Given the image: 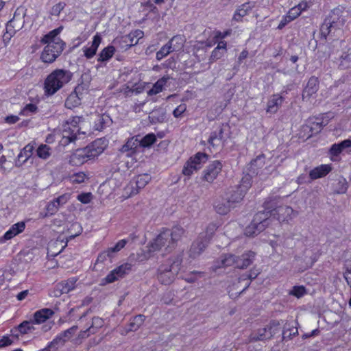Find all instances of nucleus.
Masks as SVG:
<instances>
[{"label":"nucleus","instance_id":"obj_1","mask_svg":"<svg viewBox=\"0 0 351 351\" xmlns=\"http://www.w3.org/2000/svg\"><path fill=\"white\" fill-rule=\"evenodd\" d=\"M62 30V27L56 28L40 39L41 44L47 45L40 55L43 62L52 63L62 52L65 43L58 36Z\"/></svg>","mask_w":351,"mask_h":351},{"label":"nucleus","instance_id":"obj_2","mask_svg":"<svg viewBox=\"0 0 351 351\" xmlns=\"http://www.w3.org/2000/svg\"><path fill=\"white\" fill-rule=\"evenodd\" d=\"M184 233V230L178 226L173 227L172 229L163 230L151 243L149 251L156 252L164 248L166 253H169L174 249Z\"/></svg>","mask_w":351,"mask_h":351},{"label":"nucleus","instance_id":"obj_3","mask_svg":"<svg viewBox=\"0 0 351 351\" xmlns=\"http://www.w3.org/2000/svg\"><path fill=\"white\" fill-rule=\"evenodd\" d=\"M106 145L101 139H97L83 149L75 150L69 156V162L73 166H80L100 155Z\"/></svg>","mask_w":351,"mask_h":351},{"label":"nucleus","instance_id":"obj_4","mask_svg":"<svg viewBox=\"0 0 351 351\" xmlns=\"http://www.w3.org/2000/svg\"><path fill=\"white\" fill-rule=\"evenodd\" d=\"M73 77V73L68 70L56 69L45 79L44 82L45 94L47 96L54 95L69 83Z\"/></svg>","mask_w":351,"mask_h":351},{"label":"nucleus","instance_id":"obj_5","mask_svg":"<svg viewBox=\"0 0 351 351\" xmlns=\"http://www.w3.org/2000/svg\"><path fill=\"white\" fill-rule=\"evenodd\" d=\"M182 259L183 252H181L158 267V279L162 284L169 285L173 282L180 269Z\"/></svg>","mask_w":351,"mask_h":351},{"label":"nucleus","instance_id":"obj_6","mask_svg":"<svg viewBox=\"0 0 351 351\" xmlns=\"http://www.w3.org/2000/svg\"><path fill=\"white\" fill-rule=\"evenodd\" d=\"M270 223L269 212L259 211L257 213L251 222L245 229V234L247 237H255L263 232Z\"/></svg>","mask_w":351,"mask_h":351},{"label":"nucleus","instance_id":"obj_7","mask_svg":"<svg viewBox=\"0 0 351 351\" xmlns=\"http://www.w3.org/2000/svg\"><path fill=\"white\" fill-rule=\"evenodd\" d=\"M208 158V156L206 153L197 152L185 162L182 169V173L185 176L190 177L195 171L202 168Z\"/></svg>","mask_w":351,"mask_h":351},{"label":"nucleus","instance_id":"obj_8","mask_svg":"<svg viewBox=\"0 0 351 351\" xmlns=\"http://www.w3.org/2000/svg\"><path fill=\"white\" fill-rule=\"evenodd\" d=\"M263 212H269V219L273 216L280 222H288L295 215L293 210L288 206H280L275 208H271L269 203H265Z\"/></svg>","mask_w":351,"mask_h":351},{"label":"nucleus","instance_id":"obj_9","mask_svg":"<svg viewBox=\"0 0 351 351\" xmlns=\"http://www.w3.org/2000/svg\"><path fill=\"white\" fill-rule=\"evenodd\" d=\"M245 179L246 180L243 178L241 184L229 189L226 193V197L229 199V202H231L234 206L236 203H239L243 199L251 185L250 182L247 181L248 178H246Z\"/></svg>","mask_w":351,"mask_h":351},{"label":"nucleus","instance_id":"obj_10","mask_svg":"<svg viewBox=\"0 0 351 351\" xmlns=\"http://www.w3.org/2000/svg\"><path fill=\"white\" fill-rule=\"evenodd\" d=\"M228 125L219 124L215 130H213L208 139V143L210 145L213 147H223L226 142V138L224 135L225 128Z\"/></svg>","mask_w":351,"mask_h":351},{"label":"nucleus","instance_id":"obj_11","mask_svg":"<svg viewBox=\"0 0 351 351\" xmlns=\"http://www.w3.org/2000/svg\"><path fill=\"white\" fill-rule=\"evenodd\" d=\"M132 265L131 263H126L122 264L112 270L104 278V280L106 283H112L128 275L132 271Z\"/></svg>","mask_w":351,"mask_h":351},{"label":"nucleus","instance_id":"obj_12","mask_svg":"<svg viewBox=\"0 0 351 351\" xmlns=\"http://www.w3.org/2000/svg\"><path fill=\"white\" fill-rule=\"evenodd\" d=\"M77 280V278L73 277L58 282L52 291L51 295L58 298L62 294L68 293L75 288Z\"/></svg>","mask_w":351,"mask_h":351},{"label":"nucleus","instance_id":"obj_13","mask_svg":"<svg viewBox=\"0 0 351 351\" xmlns=\"http://www.w3.org/2000/svg\"><path fill=\"white\" fill-rule=\"evenodd\" d=\"M222 164L219 160H214L203 171V180L208 182H213L221 172Z\"/></svg>","mask_w":351,"mask_h":351},{"label":"nucleus","instance_id":"obj_14","mask_svg":"<svg viewBox=\"0 0 351 351\" xmlns=\"http://www.w3.org/2000/svg\"><path fill=\"white\" fill-rule=\"evenodd\" d=\"M351 147V140L346 139L341 143L332 145L329 149V156L332 161H338L340 154L346 149Z\"/></svg>","mask_w":351,"mask_h":351},{"label":"nucleus","instance_id":"obj_15","mask_svg":"<svg viewBox=\"0 0 351 351\" xmlns=\"http://www.w3.org/2000/svg\"><path fill=\"white\" fill-rule=\"evenodd\" d=\"M255 7V2L247 1L239 5L235 10L232 20L237 22H241L243 18L249 14L252 10Z\"/></svg>","mask_w":351,"mask_h":351},{"label":"nucleus","instance_id":"obj_16","mask_svg":"<svg viewBox=\"0 0 351 351\" xmlns=\"http://www.w3.org/2000/svg\"><path fill=\"white\" fill-rule=\"evenodd\" d=\"M208 240L199 236L193 243H192L190 250L189 256L195 258L199 256L207 247L208 244Z\"/></svg>","mask_w":351,"mask_h":351},{"label":"nucleus","instance_id":"obj_17","mask_svg":"<svg viewBox=\"0 0 351 351\" xmlns=\"http://www.w3.org/2000/svg\"><path fill=\"white\" fill-rule=\"evenodd\" d=\"M80 132V128H73L71 125L64 123L62 125V135L64 143L68 144L74 142Z\"/></svg>","mask_w":351,"mask_h":351},{"label":"nucleus","instance_id":"obj_18","mask_svg":"<svg viewBox=\"0 0 351 351\" xmlns=\"http://www.w3.org/2000/svg\"><path fill=\"white\" fill-rule=\"evenodd\" d=\"M255 255V252L247 251L243 253L241 256H237L236 267L242 269L247 268L253 263Z\"/></svg>","mask_w":351,"mask_h":351},{"label":"nucleus","instance_id":"obj_19","mask_svg":"<svg viewBox=\"0 0 351 351\" xmlns=\"http://www.w3.org/2000/svg\"><path fill=\"white\" fill-rule=\"evenodd\" d=\"M271 339V332H268L267 327L257 329L253 331L248 337L249 342H256L258 341H266Z\"/></svg>","mask_w":351,"mask_h":351},{"label":"nucleus","instance_id":"obj_20","mask_svg":"<svg viewBox=\"0 0 351 351\" xmlns=\"http://www.w3.org/2000/svg\"><path fill=\"white\" fill-rule=\"evenodd\" d=\"M101 42V37L97 34L93 36L90 46H85L83 47L84 56L87 59L92 58L97 53V49Z\"/></svg>","mask_w":351,"mask_h":351},{"label":"nucleus","instance_id":"obj_21","mask_svg":"<svg viewBox=\"0 0 351 351\" xmlns=\"http://www.w3.org/2000/svg\"><path fill=\"white\" fill-rule=\"evenodd\" d=\"M234 206L231 202H229V199L226 197L217 199L214 205L216 212L219 215L227 214Z\"/></svg>","mask_w":351,"mask_h":351},{"label":"nucleus","instance_id":"obj_22","mask_svg":"<svg viewBox=\"0 0 351 351\" xmlns=\"http://www.w3.org/2000/svg\"><path fill=\"white\" fill-rule=\"evenodd\" d=\"M34 150V146L31 144H27L21 150L17 158L15 161V166L21 167L23 166L28 159L32 156Z\"/></svg>","mask_w":351,"mask_h":351},{"label":"nucleus","instance_id":"obj_23","mask_svg":"<svg viewBox=\"0 0 351 351\" xmlns=\"http://www.w3.org/2000/svg\"><path fill=\"white\" fill-rule=\"evenodd\" d=\"M54 312L51 308H42L34 313L33 319H31L34 324H40L53 316Z\"/></svg>","mask_w":351,"mask_h":351},{"label":"nucleus","instance_id":"obj_24","mask_svg":"<svg viewBox=\"0 0 351 351\" xmlns=\"http://www.w3.org/2000/svg\"><path fill=\"white\" fill-rule=\"evenodd\" d=\"M25 12L23 9H16L15 11L13 18L8 22L12 25L16 30H21L25 24Z\"/></svg>","mask_w":351,"mask_h":351},{"label":"nucleus","instance_id":"obj_25","mask_svg":"<svg viewBox=\"0 0 351 351\" xmlns=\"http://www.w3.org/2000/svg\"><path fill=\"white\" fill-rule=\"evenodd\" d=\"M332 170L330 165H321L312 169L309 173V176L312 179H318L326 176Z\"/></svg>","mask_w":351,"mask_h":351},{"label":"nucleus","instance_id":"obj_26","mask_svg":"<svg viewBox=\"0 0 351 351\" xmlns=\"http://www.w3.org/2000/svg\"><path fill=\"white\" fill-rule=\"evenodd\" d=\"M25 228V223L24 221H20L15 224H13L10 228L4 234L3 239L10 240L16 235L21 233Z\"/></svg>","mask_w":351,"mask_h":351},{"label":"nucleus","instance_id":"obj_27","mask_svg":"<svg viewBox=\"0 0 351 351\" xmlns=\"http://www.w3.org/2000/svg\"><path fill=\"white\" fill-rule=\"evenodd\" d=\"M170 76L167 75L158 80L153 85L152 88L148 90L147 95L149 96L157 95L162 91L164 86L170 80Z\"/></svg>","mask_w":351,"mask_h":351},{"label":"nucleus","instance_id":"obj_28","mask_svg":"<svg viewBox=\"0 0 351 351\" xmlns=\"http://www.w3.org/2000/svg\"><path fill=\"white\" fill-rule=\"evenodd\" d=\"M165 119L166 111L162 108L153 110L149 115V120L153 124L163 123Z\"/></svg>","mask_w":351,"mask_h":351},{"label":"nucleus","instance_id":"obj_29","mask_svg":"<svg viewBox=\"0 0 351 351\" xmlns=\"http://www.w3.org/2000/svg\"><path fill=\"white\" fill-rule=\"evenodd\" d=\"M283 97L278 94L273 95L269 99L267 106V112L270 113H275L277 112L278 108L282 105Z\"/></svg>","mask_w":351,"mask_h":351},{"label":"nucleus","instance_id":"obj_30","mask_svg":"<svg viewBox=\"0 0 351 351\" xmlns=\"http://www.w3.org/2000/svg\"><path fill=\"white\" fill-rule=\"evenodd\" d=\"M138 147L139 142L138 136H134L128 139L119 150L122 153L131 152V153L127 154V156H130L132 153L136 152Z\"/></svg>","mask_w":351,"mask_h":351},{"label":"nucleus","instance_id":"obj_31","mask_svg":"<svg viewBox=\"0 0 351 351\" xmlns=\"http://www.w3.org/2000/svg\"><path fill=\"white\" fill-rule=\"evenodd\" d=\"M145 316L142 314L137 315L130 319L126 328L127 332L136 331L144 323Z\"/></svg>","mask_w":351,"mask_h":351},{"label":"nucleus","instance_id":"obj_32","mask_svg":"<svg viewBox=\"0 0 351 351\" xmlns=\"http://www.w3.org/2000/svg\"><path fill=\"white\" fill-rule=\"evenodd\" d=\"M308 124H310L308 125L309 130L312 132L311 135H308L309 138L311 136L317 134L322 130L324 121L322 117H313L308 120Z\"/></svg>","mask_w":351,"mask_h":351},{"label":"nucleus","instance_id":"obj_33","mask_svg":"<svg viewBox=\"0 0 351 351\" xmlns=\"http://www.w3.org/2000/svg\"><path fill=\"white\" fill-rule=\"evenodd\" d=\"M237 260V256L232 254H228L221 256L219 261L220 265H217V267H226L230 266H234L236 267V261Z\"/></svg>","mask_w":351,"mask_h":351},{"label":"nucleus","instance_id":"obj_34","mask_svg":"<svg viewBox=\"0 0 351 351\" xmlns=\"http://www.w3.org/2000/svg\"><path fill=\"white\" fill-rule=\"evenodd\" d=\"M112 122L110 117L107 114L98 115L97 119L95 122V129L96 130L101 131L107 125H109Z\"/></svg>","mask_w":351,"mask_h":351},{"label":"nucleus","instance_id":"obj_35","mask_svg":"<svg viewBox=\"0 0 351 351\" xmlns=\"http://www.w3.org/2000/svg\"><path fill=\"white\" fill-rule=\"evenodd\" d=\"M284 321L272 320L267 325L268 332H271V338L275 335L282 332L284 326Z\"/></svg>","mask_w":351,"mask_h":351},{"label":"nucleus","instance_id":"obj_36","mask_svg":"<svg viewBox=\"0 0 351 351\" xmlns=\"http://www.w3.org/2000/svg\"><path fill=\"white\" fill-rule=\"evenodd\" d=\"M114 52V47L112 45H108L99 53L97 61L103 62L109 60L113 56Z\"/></svg>","mask_w":351,"mask_h":351},{"label":"nucleus","instance_id":"obj_37","mask_svg":"<svg viewBox=\"0 0 351 351\" xmlns=\"http://www.w3.org/2000/svg\"><path fill=\"white\" fill-rule=\"evenodd\" d=\"M34 324L32 320H25L21 322L16 328V330L21 335H25L32 332L36 328L34 326Z\"/></svg>","mask_w":351,"mask_h":351},{"label":"nucleus","instance_id":"obj_38","mask_svg":"<svg viewBox=\"0 0 351 351\" xmlns=\"http://www.w3.org/2000/svg\"><path fill=\"white\" fill-rule=\"evenodd\" d=\"M81 100V97L72 92L66 98L64 106L68 109H73L80 105Z\"/></svg>","mask_w":351,"mask_h":351},{"label":"nucleus","instance_id":"obj_39","mask_svg":"<svg viewBox=\"0 0 351 351\" xmlns=\"http://www.w3.org/2000/svg\"><path fill=\"white\" fill-rule=\"evenodd\" d=\"M185 40L184 37L181 35L174 36L169 42V45H171V47L173 51H177L182 49L184 47Z\"/></svg>","mask_w":351,"mask_h":351},{"label":"nucleus","instance_id":"obj_40","mask_svg":"<svg viewBox=\"0 0 351 351\" xmlns=\"http://www.w3.org/2000/svg\"><path fill=\"white\" fill-rule=\"evenodd\" d=\"M307 8V2L302 1L298 5L294 6L288 12L289 17L291 19L294 20L297 18L302 12V10H305Z\"/></svg>","mask_w":351,"mask_h":351},{"label":"nucleus","instance_id":"obj_41","mask_svg":"<svg viewBox=\"0 0 351 351\" xmlns=\"http://www.w3.org/2000/svg\"><path fill=\"white\" fill-rule=\"evenodd\" d=\"M156 141V135L153 133H149L144 137L138 139L139 147H149Z\"/></svg>","mask_w":351,"mask_h":351},{"label":"nucleus","instance_id":"obj_42","mask_svg":"<svg viewBox=\"0 0 351 351\" xmlns=\"http://www.w3.org/2000/svg\"><path fill=\"white\" fill-rule=\"evenodd\" d=\"M152 180V177L148 173L141 174L136 178V185L139 189H143Z\"/></svg>","mask_w":351,"mask_h":351},{"label":"nucleus","instance_id":"obj_43","mask_svg":"<svg viewBox=\"0 0 351 351\" xmlns=\"http://www.w3.org/2000/svg\"><path fill=\"white\" fill-rule=\"evenodd\" d=\"M6 31L3 36V40L5 44L9 43L12 37L19 31L15 29L9 22L6 24Z\"/></svg>","mask_w":351,"mask_h":351},{"label":"nucleus","instance_id":"obj_44","mask_svg":"<svg viewBox=\"0 0 351 351\" xmlns=\"http://www.w3.org/2000/svg\"><path fill=\"white\" fill-rule=\"evenodd\" d=\"M50 150L51 148L48 145L42 144L38 147L36 154L39 158L46 160L51 155Z\"/></svg>","mask_w":351,"mask_h":351},{"label":"nucleus","instance_id":"obj_45","mask_svg":"<svg viewBox=\"0 0 351 351\" xmlns=\"http://www.w3.org/2000/svg\"><path fill=\"white\" fill-rule=\"evenodd\" d=\"M69 179L73 184H82L86 179H88V176L84 172L80 171L71 175Z\"/></svg>","mask_w":351,"mask_h":351},{"label":"nucleus","instance_id":"obj_46","mask_svg":"<svg viewBox=\"0 0 351 351\" xmlns=\"http://www.w3.org/2000/svg\"><path fill=\"white\" fill-rule=\"evenodd\" d=\"M77 328H78L77 326H73L69 328V329L65 330L64 331L62 332L61 333H60L58 335L59 336L60 338H61V339L64 343H66L71 338V337L77 331Z\"/></svg>","mask_w":351,"mask_h":351},{"label":"nucleus","instance_id":"obj_47","mask_svg":"<svg viewBox=\"0 0 351 351\" xmlns=\"http://www.w3.org/2000/svg\"><path fill=\"white\" fill-rule=\"evenodd\" d=\"M172 51H173V50L172 49L171 45H169L167 43L166 45L162 46L158 51H157L156 58L158 60H160Z\"/></svg>","mask_w":351,"mask_h":351},{"label":"nucleus","instance_id":"obj_48","mask_svg":"<svg viewBox=\"0 0 351 351\" xmlns=\"http://www.w3.org/2000/svg\"><path fill=\"white\" fill-rule=\"evenodd\" d=\"M226 53V52L221 51L219 49V47H215L210 56V58H209V61H208V63L210 64H213V62H216L217 60H219L220 58H221L224 54Z\"/></svg>","mask_w":351,"mask_h":351},{"label":"nucleus","instance_id":"obj_49","mask_svg":"<svg viewBox=\"0 0 351 351\" xmlns=\"http://www.w3.org/2000/svg\"><path fill=\"white\" fill-rule=\"evenodd\" d=\"M217 229V226L216 224L211 223L207 226L204 235L201 236L203 237L204 239L208 240L209 242Z\"/></svg>","mask_w":351,"mask_h":351},{"label":"nucleus","instance_id":"obj_50","mask_svg":"<svg viewBox=\"0 0 351 351\" xmlns=\"http://www.w3.org/2000/svg\"><path fill=\"white\" fill-rule=\"evenodd\" d=\"M65 343L57 335L51 342L48 343L49 348H51L53 351H58L59 348L62 347Z\"/></svg>","mask_w":351,"mask_h":351},{"label":"nucleus","instance_id":"obj_51","mask_svg":"<svg viewBox=\"0 0 351 351\" xmlns=\"http://www.w3.org/2000/svg\"><path fill=\"white\" fill-rule=\"evenodd\" d=\"M127 243L128 241L126 239L120 240L114 245V246L109 247L108 250L111 255H113L114 253L118 252L123 248Z\"/></svg>","mask_w":351,"mask_h":351},{"label":"nucleus","instance_id":"obj_52","mask_svg":"<svg viewBox=\"0 0 351 351\" xmlns=\"http://www.w3.org/2000/svg\"><path fill=\"white\" fill-rule=\"evenodd\" d=\"M37 106L33 104H27L21 111L20 114L24 116H29L37 111Z\"/></svg>","mask_w":351,"mask_h":351},{"label":"nucleus","instance_id":"obj_53","mask_svg":"<svg viewBox=\"0 0 351 351\" xmlns=\"http://www.w3.org/2000/svg\"><path fill=\"white\" fill-rule=\"evenodd\" d=\"M289 293L300 298L306 293V288L304 286H294Z\"/></svg>","mask_w":351,"mask_h":351},{"label":"nucleus","instance_id":"obj_54","mask_svg":"<svg viewBox=\"0 0 351 351\" xmlns=\"http://www.w3.org/2000/svg\"><path fill=\"white\" fill-rule=\"evenodd\" d=\"M265 156L261 154L258 156L254 160L251 161V167L256 169L261 168L265 165Z\"/></svg>","mask_w":351,"mask_h":351},{"label":"nucleus","instance_id":"obj_55","mask_svg":"<svg viewBox=\"0 0 351 351\" xmlns=\"http://www.w3.org/2000/svg\"><path fill=\"white\" fill-rule=\"evenodd\" d=\"M66 6V3L64 2H59L57 4L54 5L50 11V14L53 16H59L60 12L64 10Z\"/></svg>","mask_w":351,"mask_h":351},{"label":"nucleus","instance_id":"obj_56","mask_svg":"<svg viewBox=\"0 0 351 351\" xmlns=\"http://www.w3.org/2000/svg\"><path fill=\"white\" fill-rule=\"evenodd\" d=\"M337 186L335 189L339 194L345 193L348 189V183L345 178H341L338 181Z\"/></svg>","mask_w":351,"mask_h":351},{"label":"nucleus","instance_id":"obj_57","mask_svg":"<svg viewBox=\"0 0 351 351\" xmlns=\"http://www.w3.org/2000/svg\"><path fill=\"white\" fill-rule=\"evenodd\" d=\"M59 207L60 206L56 202V199H54L47 205V210L48 213L52 215L58 212Z\"/></svg>","mask_w":351,"mask_h":351},{"label":"nucleus","instance_id":"obj_58","mask_svg":"<svg viewBox=\"0 0 351 351\" xmlns=\"http://www.w3.org/2000/svg\"><path fill=\"white\" fill-rule=\"evenodd\" d=\"M344 278L348 285L351 287V260L346 261Z\"/></svg>","mask_w":351,"mask_h":351},{"label":"nucleus","instance_id":"obj_59","mask_svg":"<svg viewBox=\"0 0 351 351\" xmlns=\"http://www.w3.org/2000/svg\"><path fill=\"white\" fill-rule=\"evenodd\" d=\"M104 321L103 319L99 317H94L92 319V324L90 326V328L92 330H96V332L99 328L102 327L104 325Z\"/></svg>","mask_w":351,"mask_h":351},{"label":"nucleus","instance_id":"obj_60","mask_svg":"<svg viewBox=\"0 0 351 351\" xmlns=\"http://www.w3.org/2000/svg\"><path fill=\"white\" fill-rule=\"evenodd\" d=\"M186 110V105L185 104H181L174 109L173 111V115L176 118H180Z\"/></svg>","mask_w":351,"mask_h":351},{"label":"nucleus","instance_id":"obj_61","mask_svg":"<svg viewBox=\"0 0 351 351\" xmlns=\"http://www.w3.org/2000/svg\"><path fill=\"white\" fill-rule=\"evenodd\" d=\"M77 200L83 204H88L92 199L91 193H83L77 195Z\"/></svg>","mask_w":351,"mask_h":351},{"label":"nucleus","instance_id":"obj_62","mask_svg":"<svg viewBox=\"0 0 351 351\" xmlns=\"http://www.w3.org/2000/svg\"><path fill=\"white\" fill-rule=\"evenodd\" d=\"M311 86V88H308V93L310 92L315 93L318 88V80L317 78L312 77L308 80V86Z\"/></svg>","mask_w":351,"mask_h":351},{"label":"nucleus","instance_id":"obj_63","mask_svg":"<svg viewBox=\"0 0 351 351\" xmlns=\"http://www.w3.org/2000/svg\"><path fill=\"white\" fill-rule=\"evenodd\" d=\"M259 274V271L258 270L252 269L248 274H243L240 279L241 280H246L249 279L250 280H252L255 279L258 275Z\"/></svg>","mask_w":351,"mask_h":351},{"label":"nucleus","instance_id":"obj_64","mask_svg":"<svg viewBox=\"0 0 351 351\" xmlns=\"http://www.w3.org/2000/svg\"><path fill=\"white\" fill-rule=\"evenodd\" d=\"M86 92L87 89L83 84H78L73 91V93H75V95H77L79 97H81V99L83 98V95L86 93Z\"/></svg>","mask_w":351,"mask_h":351}]
</instances>
